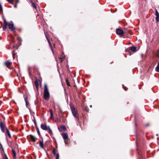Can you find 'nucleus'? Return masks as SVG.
I'll list each match as a JSON object with an SVG mask.
<instances>
[{"label":"nucleus","instance_id":"nucleus-8","mask_svg":"<svg viewBox=\"0 0 159 159\" xmlns=\"http://www.w3.org/2000/svg\"><path fill=\"white\" fill-rule=\"evenodd\" d=\"M40 81L39 80H36L34 82V84L36 85V89L37 90H38L39 84L41 83Z\"/></svg>","mask_w":159,"mask_h":159},{"label":"nucleus","instance_id":"nucleus-30","mask_svg":"<svg viewBox=\"0 0 159 159\" xmlns=\"http://www.w3.org/2000/svg\"><path fill=\"white\" fill-rule=\"evenodd\" d=\"M48 43H49V45L51 47H52V45H51V42L50 41H48Z\"/></svg>","mask_w":159,"mask_h":159},{"label":"nucleus","instance_id":"nucleus-2","mask_svg":"<svg viewBox=\"0 0 159 159\" xmlns=\"http://www.w3.org/2000/svg\"><path fill=\"white\" fill-rule=\"evenodd\" d=\"M43 97L45 100H48L50 98V94L48 86L45 84L44 86Z\"/></svg>","mask_w":159,"mask_h":159},{"label":"nucleus","instance_id":"nucleus-12","mask_svg":"<svg viewBox=\"0 0 159 159\" xmlns=\"http://www.w3.org/2000/svg\"><path fill=\"white\" fill-rule=\"evenodd\" d=\"M129 49L133 52H135L136 51V48L134 46L129 47Z\"/></svg>","mask_w":159,"mask_h":159},{"label":"nucleus","instance_id":"nucleus-10","mask_svg":"<svg viewBox=\"0 0 159 159\" xmlns=\"http://www.w3.org/2000/svg\"><path fill=\"white\" fill-rule=\"evenodd\" d=\"M58 129L60 131H64L66 129V128L64 126H61L58 127Z\"/></svg>","mask_w":159,"mask_h":159},{"label":"nucleus","instance_id":"nucleus-38","mask_svg":"<svg viewBox=\"0 0 159 159\" xmlns=\"http://www.w3.org/2000/svg\"><path fill=\"white\" fill-rule=\"evenodd\" d=\"M157 136H158V134H157Z\"/></svg>","mask_w":159,"mask_h":159},{"label":"nucleus","instance_id":"nucleus-28","mask_svg":"<svg viewBox=\"0 0 159 159\" xmlns=\"http://www.w3.org/2000/svg\"><path fill=\"white\" fill-rule=\"evenodd\" d=\"M0 11H2V8L1 5L0 4Z\"/></svg>","mask_w":159,"mask_h":159},{"label":"nucleus","instance_id":"nucleus-3","mask_svg":"<svg viewBox=\"0 0 159 159\" xmlns=\"http://www.w3.org/2000/svg\"><path fill=\"white\" fill-rule=\"evenodd\" d=\"M70 105L73 115L75 118H77L78 116L77 115V111L75 110V109L74 107L73 104L70 103Z\"/></svg>","mask_w":159,"mask_h":159},{"label":"nucleus","instance_id":"nucleus-29","mask_svg":"<svg viewBox=\"0 0 159 159\" xmlns=\"http://www.w3.org/2000/svg\"><path fill=\"white\" fill-rule=\"evenodd\" d=\"M56 159H59V155L58 154L56 155Z\"/></svg>","mask_w":159,"mask_h":159},{"label":"nucleus","instance_id":"nucleus-4","mask_svg":"<svg viewBox=\"0 0 159 159\" xmlns=\"http://www.w3.org/2000/svg\"><path fill=\"white\" fill-rule=\"evenodd\" d=\"M62 136L63 139L64 140V142L66 144H68V140H66L68 138V135L67 133H63L62 134Z\"/></svg>","mask_w":159,"mask_h":159},{"label":"nucleus","instance_id":"nucleus-36","mask_svg":"<svg viewBox=\"0 0 159 159\" xmlns=\"http://www.w3.org/2000/svg\"><path fill=\"white\" fill-rule=\"evenodd\" d=\"M123 88L125 89V90H126H126H127V89H125L124 88V87H123Z\"/></svg>","mask_w":159,"mask_h":159},{"label":"nucleus","instance_id":"nucleus-37","mask_svg":"<svg viewBox=\"0 0 159 159\" xmlns=\"http://www.w3.org/2000/svg\"><path fill=\"white\" fill-rule=\"evenodd\" d=\"M52 51L53 52V50H52Z\"/></svg>","mask_w":159,"mask_h":159},{"label":"nucleus","instance_id":"nucleus-23","mask_svg":"<svg viewBox=\"0 0 159 159\" xmlns=\"http://www.w3.org/2000/svg\"><path fill=\"white\" fill-rule=\"evenodd\" d=\"M48 130H49V133H50L52 134V131L51 129L50 128V127H49L48 128Z\"/></svg>","mask_w":159,"mask_h":159},{"label":"nucleus","instance_id":"nucleus-26","mask_svg":"<svg viewBox=\"0 0 159 159\" xmlns=\"http://www.w3.org/2000/svg\"><path fill=\"white\" fill-rule=\"evenodd\" d=\"M52 152L53 154L55 155L56 154V151H55V148H54V149L53 150Z\"/></svg>","mask_w":159,"mask_h":159},{"label":"nucleus","instance_id":"nucleus-1","mask_svg":"<svg viewBox=\"0 0 159 159\" xmlns=\"http://www.w3.org/2000/svg\"><path fill=\"white\" fill-rule=\"evenodd\" d=\"M4 26L3 28V30L5 31L6 30L8 26L9 29H10L12 31H13L15 29V27L14 26V24L12 21L8 22L5 19L4 20Z\"/></svg>","mask_w":159,"mask_h":159},{"label":"nucleus","instance_id":"nucleus-6","mask_svg":"<svg viewBox=\"0 0 159 159\" xmlns=\"http://www.w3.org/2000/svg\"><path fill=\"white\" fill-rule=\"evenodd\" d=\"M116 33L119 35H122L124 33L123 30L120 29H117L116 30Z\"/></svg>","mask_w":159,"mask_h":159},{"label":"nucleus","instance_id":"nucleus-5","mask_svg":"<svg viewBox=\"0 0 159 159\" xmlns=\"http://www.w3.org/2000/svg\"><path fill=\"white\" fill-rule=\"evenodd\" d=\"M0 127L3 133H4L5 132V129H6L7 128L6 127L5 125L1 121L0 123Z\"/></svg>","mask_w":159,"mask_h":159},{"label":"nucleus","instance_id":"nucleus-7","mask_svg":"<svg viewBox=\"0 0 159 159\" xmlns=\"http://www.w3.org/2000/svg\"><path fill=\"white\" fill-rule=\"evenodd\" d=\"M49 126H48L47 125L45 124H42L41 125V128L43 130H47L48 129Z\"/></svg>","mask_w":159,"mask_h":159},{"label":"nucleus","instance_id":"nucleus-21","mask_svg":"<svg viewBox=\"0 0 159 159\" xmlns=\"http://www.w3.org/2000/svg\"><path fill=\"white\" fill-rule=\"evenodd\" d=\"M156 20L157 22H158L159 21V16H156Z\"/></svg>","mask_w":159,"mask_h":159},{"label":"nucleus","instance_id":"nucleus-16","mask_svg":"<svg viewBox=\"0 0 159 159\" xmlns=\"http://www.w3.org/2000/svg\"><path fill=\"white\" fill-rule=\"evenodd\" d=\"M31 3L32 4V7L33 8H34L35 9H36V8H37L36 6V5H35V4L33 2L32 0H31Z\"/></svg>","mask_w":159,"mask_h":159},{"label":"nucleus","instance_id":"nucleus-35","mask_svg":"<svg viewBox=\"0 0 159 159\" xmlns=\"http://www.w3.org/2000/svg\"><path fill=\"white\" fill-rule=\"evenodd\" d=\"M5 159H8V158L7 156H6L5 157Z\"/></svg>","mask_w":159,"mask_h":159},{"label":"nucleus","instance_id":"nucleus-31","mask_svg":"<svg viewBox=\"0 0 159 159\" xmlns=\"http://www.w3.org/2000/svg\"><path fill=\"white\" fill-rule=\"evenodd\" d=\"M37 132L39 135L40 134V132H39L38 129H37Z\"/></svg>","mask_w":159,"mask_h":159},{"label":"nucleus","instance_id":"nucleus-14","mask_svg":"<svg viewBox=\"0 0 159 159\" xmlns=\"http://www.w3.org/2000/svg\"><path fill=\"white\" fill-rule=\"evenodd\" d=\"M6 131L7 133V135H8V137L10 138H11V134H10V131H9V129H8L6 128Z\"/></svg>","mask_w":159,"mask_h":159},{"label":"nucleus","instance_id":"nucleus-22","mask_svg":"<svg viewBox=\"0 0 159 159\" xmlns=\"http://www.w3.org/2000/svg\"><path fill=\"white\" fill-rule=\"evenodd\" d=\"M59 59L60 60V61L61 62H62L64 59V58L63 57L59 58Z\"/></svg>","mask_w":159,"mask_h":159},{"label":"nucleus","instance_id":"nucleus-24","mask_svg":"<svg viewBox=\"0 0 159 159\" xmlns=\"http://www.w3.org/2000/svg\"><path fill=\"white\" fill-rule=\"evenodd\" d=\"M155 14L156 16H159V14L157 10L156 11Z\"/></svg>","mask_w":159,"mask_h":159},{"label":"nucleus","instance_id":"nucleus-25","mask_svg":"<svg viewBox=\"0 0 159 159\" xmlns=\"http://www.w3.org/2000/svg\"><path fill=\"white\" fill-rule=\"evenodd\" d=\"M15 2V4H17V3H18L19 2V0H14V2Z\"/></svg>","mask_w":159,"mask_h":159},{"label":"nucleus","instance_id":"nucleus-33","mask_svg":"<svg viewBox=\"0 0 159 159\" xmlns=\"http://www.w3.org/2000/svg\"><path fill=\"white\" fill-rule=\"evenodd\" d=\"M157 56L159 57V52H158L157 53Z\"/></svg>","mask_w":159,"mask_h":159},{"label":"nucleus","instance_id":"nucleus-15","mask_svg":"<svg viewBox=\"0 0 159 159\" xmlns=\"http://www.w3.org/2000/svg\"><path fill=\"white\" fill-rule=\"evenodd\" d=\"M50 118L51 119H54V116H53V112L52 111V109L50 110Z\"/></svg>","mask_w":159,"mask_h":159},{"label":"nucleus","instance_id":"nucleus-34","mask_svg":"<svg viewBox=\"0 0 159 159\" xmlns=\"http://www.w3.org/2000/svg\"><path fill=\"white\" fill-rule=\"evenodd\" d=\"M14 7L15 8H16L17 7V5L16 4H15V5H14Z\"/></svg>","mask_w":159,"mask_h":159},{"label":"nucleus","instance_id":"nucleus-18","mask_svg":"<svg viewBox=\"0 0 159 159\" xmlns=\"http://www.w3.org/2000/svg\"><path fill=\"white\" fill-rule=\"evenodd\" d=\"M27 98H25V101L26 103V105L27 107H28L29 106V102L27 101Z\"/></svg>","mask_w":159,"mask_h":159},{"label":"nucleus","instance_id":"nucleus-20","mask_svg":"<svg viewBox=\"0 0 159 159\" xmlns=\"http://www.w3.org/2000/svg\"><path fill=\"white\" fill-rule=\"evenodd\" d=\"M8 2L12 4H13L14 0H7Z\"/></svg>","mask_w":159,"mask_h":159},{"label":"nucleus","instance_id":"nucleus-13","mask_svg":"<svg viewBox=\"0 0 159 159\" xmlns=\"http://www.w3.org/2000/svg\"><path fill=\"white\" fill-rule=\"evenodd\" d=\"M12 154L13 156V157L14 159L16 158V152L14 150L12 149Z\"/></svg>","mask_w":159,"mask_h":159},{"label":"nucleus","instance_id":"nucleus-27","mask_svg":"<svg viewBox=\"0 0 159 159\" xmlns=\"http://www.w3.org/2000/svg\"><path fill=\"white\" fill-rule=\"evenodd\" d=\"M66 82L67 84V85L68 86H70V84H69V82H68V80H66Z\"/></svg>","mask_w":159,"mask_h":159},{"label":"nucleus","instance_id":"nucleus-17","mask_svg":"<svg viewBox=\"0 0 159 159\" xmlns=\"http://www.w3.org/2000/svg\"><path fill=\"white\" fill-rule=\"evenodd\" d=\"M39 145L41 148H43V141H39Z\"/></svg>","mask_w":159,"mask_h":159},{"label":"nucleus","instance_id":"nucleus-11","mask_svg":"<svg viewBox=\"0 0 159 159\" xmlns=\"http://www.w3.org/2000/svg\"><path fill=\"white\" fill-rule=\"evenodd\" d=\"M30 138L34 142H35L36 141V138L35 137L32 135H30Z\"/></svg>","mask_w":159,"mask_h":159},{"label":"nucleus","instance_id":"nucleus-9","mask_svg":"<svg viewBox=\"0 0 159 159\" xmlns=\"http://www.w3.org/2000/svg\"><path fill=\"white\" fill-rule=\"evenodd\" d=\"M5 65L8 68H10L12 65V63L8 61L5 63Z\"/></svg>","mask_w":159,"mask_h":159},{"label":"nucleus","instance_id":"nucleus-19","mask_svg":"<svg viewBox=\"0 0 159 159\" xmlns=\"http://www.w3.org/2000/svg\"><path fill=\"white\" fill-rule=\"evenodd\" d=\"M155 70L157 72H159V64H158L157 66L156 67Z\"/></svg>","mask_w":159,"mask_h":159},{"label":"nucleus","instance_id":"nucleus-32","mask_svg":"<svg viewBox=\"0 0 159 159\" xmlns=\"http://www.w3.org/2000/svg\"><path fill=\"white\" fill-rule=\"evenodd\" d=\"M46 38L47 40H48V41H50L48 38L47 36H46Z\"/></svg>","mask_w":159,"mask_h":159}]
</instances>
